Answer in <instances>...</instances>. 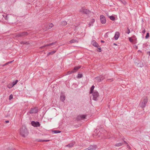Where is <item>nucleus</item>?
Returning <instances> with one entry per match:
<instances>
[{
	"mask_svg": "<svg viewBox=\"0 0 150 150\" xmlns=\"http://www.w3.org/2000/svg\"><path fill=\"white\" fill-rule=\"evenodd\" d=\"M20 132L21 135L24 137L27 136L28 134V132L25 126H23L21 128Z\"/></svg>",
	"mask_w": 150,
	"mask_h": 150,
	"instance_id": "f257e3e1",
	"label": "nucleus"
},
{
	"mask_svg": "<svg viewBox=\"0 0 150 150\" xmlns=\"http://www.w3.org/2000/svg\"><path fill=\"white\" fill-rule=\"evenodd\" d=\"M148 101V98L146 97H145L143 99V101L142 102H141L139 104L140 106L142 108H145L146 104L147 103Z\"/></svg>",
	"mask_w": 150,
	"mask_h": 150,
	"instance_id": "f03ea898",
	"label": "nucleus"
},
{
	"mask_svg": "<svg viewBox=\"0 0 150 150\" xmlns=\"http://www.w3.org/2000/svg\"><path fill=\"white\" fill-rule=\"evenodd\" d=\"M92 99L96 101L98 99V98L99 96V94L97 91H94L92 93Z\"/></svg>",
	"mask_w": 150,
	"mask_h": 150,
	"instance_id": "7ed1b4c3",
	"label": "nucleus"
},
{
	"mask_svg": "<svg viewBox=\"0 0 150 150\" xmlns=\"http://www.w3.org/2000/svg\"><path fill=\"white\" fill-rule=\"evenodd\" d=\"M135 63L139 67H142L144 66L143 63L138 59H136L135 60Z\"/></svg>",
	"mask_w": 150,
	"mask_h": 150,
	"instance_id": "20e7f679",
	"label": "nucleus"
},
{
	"mask_svg": "<svg viewBox=\"0 0 150 150\" xmlns=\"http://www.w3.org/2000/svg\"><path fill=\"white\" fill-rule=\"evenodd\" d=\"M79 11L87 15H88L90 13L89 10L85 9L84 7L81 8L80 10Z\"/></svg>",
	"mask_w": 150,
	"mask_h": 150,
	"instance_id": "39448f33",
	"label": "nucleus"
},
{
	"mask_svg": "<svg viewBox=\"0 0 150 150\" xmlns=\"http://www.w3.org/2000/svg\"><path fill=\"white\" fill-rule=\"evenodd\" d=\"M97 148V146L96 145H90L88 148L83 150H95Z\"/></svg>",
	"mask_w": 150,
	"mask_h": 150,
	"instance_id": "423d86ee",
	"label": "nucleus"
},
{
	"mask_svg": "<svg viewBox=\"0 0 150 150\" xmlns=\"http://www.w3.org/2000/svg\"><path fill=\"white\" fill-rule=\"evenodd\" d=\"M100 19L101 22L103 24L105 23L106 22V20L105 17L104 16L101 15L100 16Z\"/></svg>",
	"mask_w": 150,
	"mask_h": 150,
	"instance_id": "0eeeda50",
	"label": "nucleus"
},
{
	"mask_svg": "<svg viewBox=\"0 0 150 150\" xmlns=\"http://www.w3.org/2000/svg\"><path fill=\"white\" fill-rule=\"evenodd\" d=\"M28 35V33L27 32H23L21 33H18L17 36L18 37H22Z\"/></svg>",
	"mask_w": 150,
	"mask_h": 150,
	"instance_id": "6e6552de",
	"label": "nucleus"
},
{
	"mask_svg": "<svg viewBox=\"0 0 150 150\" xmlns=\"http://www.w3.org/2000/svg\"><path fill=\"white\" fill-rule=\"evenodd\" d=\"M38 112V109L37 108H31L30 110V113H36Z\"/></svg>",
	"mask_w": 150,
	"mask_h": 150,
	"instance_id": "1a4fd4ad",
	"label": "nucleus"
},
{
	"mask_svg": "<svg viewBox=\"0 0 150 150\" xmlns=\"http://www.w3.org/2000/svg\"><path fill=\"white\" fill-rule=\"evenodd\" d=\"M31 125L34 127H37L40 126V124L38 122H35L33 121L31 122Z\"/></svg>",
	"mask_w": 150,
	"mask_h": 150,
	"instance_id": "9d476101",
	"label": "nucleus"
},
{
	"mask_svg": "<svg viewBox=\"0 0 150 150\" xmlns=\"http://www.w3.org/2000/svg\"><path fill=\"white\" fill-rule=\"evenodd\" d=\"M86 116L85 115L78 116L77 117V119L79 120H83L86 118Z\"/></svg>",
	"mask_w": 150,
	"mask_h": 150,
	"instance_id": "9b49d317",
	"label": "nucleus"
},
{
	"mask_svg": "<svg viewBox=\"0 0 150 150\" xmlns=\"http://www.w3.org/2000/svg\"><path fill=\"white\" fill-rule=\"evenodd\" d=\"M80 68V67H74L73 70L71 71L69 74L73 73L76 72Z\"/></svg>",
	"mask_w": 150,
	"mask_h": 150,
	"instance_id": "f8f14e48",
	"label": "nucleus"
},
{
	"mask_svg": "<svg viewBox=\"0 0 150 150\" xmlns=\"http://www.w3.org/2000/svg\"><path fill=\"white\" fill-rule=\"evenodd\" d=\"M97 82H100L104 79V78H102V77H97L95 78Z\"/></svg>",
	"mask_w": 150,
	"mask_h": 150,
	"instance_id": "ddd939ff",
	"label": "nucleus"
},
{
	"mask_svg": "<svg viewBox=\"0 0 150 150\" xmlns=\"http://www.w3.org/2000/svg\"><path fill=\"white\" fill-rule=\"evenodd\" d=\"M120 33L119 32H116L115 33L114 38L115 40H117L120 36Z\"/></svg>",
	"mask_w": 150,
	"mask_h": 150,
	"instance_id": "4468645a",
	"label": "nucleus"
},
{
	"mask_svg": "<svg viewBox=\"0 0 150 150\" xmlns=\"http://www.w3.org/2000/svg\"><path fill=\"white\" fill-rule=\"evenodd\" d=\"M55 43H54V42H52V43H51L47 44L44 45L43 46H41L40 48H43V47H47V46H50V45H53Z\"/></svg>",
	"mask_w": 150,
	"mask_h": 150,
	"instance_id": "2eb2a0df",
	"label": "nucleus"
},
{
	"mask_svg": "<svg viewBox=\"0 0 150 150\" xmlns=\"http://www.w3.org/2000/svg\"><path fill=\"white\" fill-rule=\"evenodd\" d=\"M60 99L61 101L63 102L65 99V96L63 94L61 95L60 96Z\"/></svg>",
	"mask_w": 150,
	"mask_h": 150,
	"instance_id": "dca6fc26",
	"label": "nucleus"
},
{
	"mask_svg": "<svg viewBox=\"0 0 150 150\" xmlns=\"http://www.w3.org/2000/svg\"><path fill=\"white\" fill-rule=\"evenodd\" d=\"M75 144L74 142H72L69 144L67 145L66 146H67L69 147H71L73 146Z\"/></svg>",
	"mask_w": 150,
	"mask_h": 150,
	"instance_id": "f3484780",
	"label": "nucleus"
},
{
	"mask_svg": "<svg viewBox=\"0 0 150 150\" xmlns=\"http://www.w3.org/2000/svg\"><path fill=\"white\" fill-rule=\"evenodd\" d=\"M13 86L12 83H9V84H8L7 85V87L9 89L12 88Z\"/></svg>",
	"mask_w": 150,
	"mask_h": 150,
	"instance_id": "a211bd4d",
	"label": "nucleus"
},
{
	"mask_svg": "<svg viewBox=\"0 0 150 150\" xmlns=\"http://www.w3.org/2000/svg\"><path fill=\"white\" fill-rule=\"evenodd\" d=\"M56 52V50H54V51H52L51 52H49L48 54H47V55H52L54 53H55Z\"/></svg>",
	"mask_w": 150,
	"mask_h": 150,
	"instance_id": "6ab92c4d",
	"label": "nucleus"
},
{
	"mask_svg": "<svg viewBox=\"0 0 150 150\" xmlns=\"http://www.w3.org/2000/svg\"><path fill=\"white\" fill-rule=\"evenodd\" d=\"M123 144V143H120L115 144V146H122Z\"/></svg>",
	"mask_w": 150,
	"mask_h": 150,
	"instance_id": "aec40b11",
	"label": "nucleus"
},
{
	"mask_svg": "<svg viewBox=\"0 0 150 150\" xmlns=\"http://www.w3.org/2000/svg\"><path fill=\"white\" fill-rule=\"evenodd\" d=\"M94 87H95L93 85L92 86V87H91L90 91V93H93V91Z\"/></svg>",
	"mask_w": 150,
	"mask_h": 150,
	"instance_id": "412c9836",
	"label": "nucleus"
},
{
	"mask_svg": "<svg viewBox=\"0 0 150 150\" xmlns=\"http://www.w3.org/2000/svg\"><path fill=\"white\" fill-rule=\"evenodd\" d=\"M93 45L94 46L96 47H98V43L95 41L93 42Z\"/></svg>",
	"mask_w": 150,
	"mask_h": 150,
	"instance_id": "4be33fe9",
	"label": "nucleus"
},
{
	"mask_svg": "<svg viewBox=\"0 0 150 150\" xmlns=\"http://www.w3.org/2000/svg\"><path fill=\"white\" fill-rule=\"evenodd\" d=\"M18 81L17 80H16L15 81H13L12 83L13 86H14L18 82Z\"/></svg>",
	"mask_w": 150,
	"mask_h": 150,
	"instance_id": "5701e85b",
	"label": "nucleus"
},
{
	"mask_svg": "<svg viewBox=\"0 0 150 150\" xmlns=\"http://www.w3.org/2000/svg\"><path fill=\"white\" fill-rule=\"evenodd\" d=\"M69 42L70 43H72L77 42V41L76 40L72 39V40H71Z\"/></svg>",
	"mask_w": 150,
	"mask_h": 150,
	"instance_id": "b1692460",
	"label": "nucleus"
},
{
	"mask_svg": "<svg viewBox=\"0 0 150 150\" xmlns=\"http://www.w3.org/2000/svg\"><path fill=\"white\" fill-rule=\"evenodd\" d=\"M109 18L112 21H114L115 20V18L113 16H110Z\"/></svg>",
	"mask_w": 150,
	"mask_h": 150,
	"instance_id": "393cba45",
	"label": "nucleus"
},
{
	"mask_svg": "<svg viewBox=\"0 0 150 150\" xmlns=\"http://www.w3.org/2000/svg\"><path fill=\"white\" fill-rule=\"evenodd\" d=\"M83 76V75L82 74H78L77 77L78 78H81Z\"/></svg>",
	"mask_w": 150,
	"mask_h": 150,
	"instance_id": "a878e982",
	"label": "nucleus"
},
{
	"mask_svg": "<svg viewBox=\"0 0 150 150\" xmlns=\"http://www.w3.org/2000/svg\"><path fill=\"white\" fill-rule=\"evenodd\" d=\"M67 24V23L66 21H63L62 22V25H66Z\"/></svg>",
	"mask_w": 150,
	"mask_h": 150,
	"instance_id": "bb28decb",
	"label": "nucleus"
},
{
	"mask_svg": "<svg viewBox=\"0 0 150 150\" xmlns=\"http://www.w3.org/2000/svg\"><path fill=\"white\" fill-rule=\"evenodd\" d=\"M53 26V25L52 23H51L49 24V27L48 29L51 28Z\"/></svg>",
	"mask_w": 150,
	"mask_h": 150,
	"instance_id": "cd10ccee",
	"label": "nucleus"
},
{
	"mask_svg": "<svg viewBox=\"0 0 150 150\" xmlns=\"http://www.w3.org/2000/svg\"><path fill=\"white\" fill-rule=\"evenodd\" d=\"M54 133L57 134L61 132L59 130H54L53 131Z\"/></svg>",
	"mask_w": 150,
	"mask_h": 150,
	"instance_id": "c85d7f7f",
	"label": "nucleus"
},
{
	"mask_svg": "<svg viewBox=\"0 0 150 150\" xmlns=\"http://www.w3.org/2000/svg\"><path fill=\"white\" fill-rule=\"evenodd\" d=\"M13 95L12 94H11L9 96V100H11L13 98Z\"/></svg>",
	"mask_w": 150,
	"mask_h": 150,
	"instance_id": "c756f323",
	"label": "nucleus"
},
{
	"mask_svg": "<svg viewBox=\"0 0 150 150\" xmlns=\"http://www.w3.org/2000/svg\"><path fill=\"white\" fill-rule=\"evenodd\" d=\"M21 43L23 44H28V42H27L22 41L21 42Z\"/></svg>",
	"mask_w": 150,
	"mask_h": 150,
	"instance_id": "7c9ffc66",
	"label": "nucleus"
},
{
	"mask_svg": "<svg viewBox=\"0 0 150 150\" xmlns=\"http://www.w3.org/2000/svg\"><path fill=\"white\" fill-rule=\"evenodd\" d=\"M127 31H126V33L128 34H129L130 33V31L128 28H127Z\"/></svg>",
	"mask_w": 150,
	"mask_h": 150,
	"instance_id": "2f4dec72",
	"label": "nucleus"
},
{
	"mask_svg": "<svg viewBox=\"0 0 150 150\" xmlns=\"http://www.w3.org/2000/svg\"><path fill=\"white\" fill-rule=\"evenodd\" d=\"M7 150H16L15 149L13 148H8Z\"/></svg>",
	"mask_w": 150,
	"mask_h": 150,
	"instance_id": "473e14b6",
	"label": "nucleus"
},
{
	"mask_svg": "<svg viewBox=\"0 0 150 150\" xmlns=\"http://www.w3.org/2000/svg\"><path fill=\"white\" fill-rule=\"evenodd\" d=\"M149 37V34L148 33H147L146 36L145 38L146 39H147Z\"/></svg>",
	"mask_w": 150,
	"mask_h": 150,
	"instance_id": "72a5a7b5",
	"label": "nucleus"
},
{
	"mask_svg": "<svg viewBox=\"0 0 150 150\" xmlns=\"http://www.w3.org/2000/svg\"><path fill=\"white\" fill-rule=\"evenodd\" d=\"M95 21V20L94 19H92L91 21V23L93 24Z\"/></svg>",
	"mask_w": 150,
	"mask_h": 150,
	"instance_id": "f704fd0d",
	"label": "nucleus"
},
{
	"mask_svg": "<svg viewBox=\"0 0 150 150\" xmlns=\"http://www.w3.org/2000/svg\"><path fill=\"white\" fill-rule=\"evenodd\" d=\"M142 30H142V33L143 34H144L145 33V32H146L145 30V28H142Z\"/></svg>",
	"mask_w": 150,
	"mask_h": 150,
	"instance_id": "c9c22d12",
	"label": "nucleus"
},
{
	"mask_svg": "<svg viewBox=\"0 0 150 150\" xmlns=\"http://www.w3.org/2000/svg\"><path fill=\"white\" fill-rule=\"evenodd\" d=\"M37 141L38 142H43V139H37Z\"/></svg>",
	"mask_w": 150,
	"mask_h": 150,
	"instance_id": "e433bc0d",
	"label": "nucleus"
},
{
	"mask_svg": "<svg viewBox=\"0 0 150 150\" xmlns=\"http://www.w3.org/2000/svg\"><path fill=\"white\" fill-rule=\"evenodd\" d=\"M93 25V24L91 23V22L88 24V26L90 27L91 26H92Z\"/></svg>",
	"mask_w": 150,
	"mask_h": 150,
	"instance_id": "4c0bfd02",
	"label": "nucleus"
},
{
	"mask_svg": "<svg viewBox=\"0 0 150 150\" xmlns=\"http://www.w3.org/2000/svg\"><path fill=\"white\" fill-rule=\"evenodd\" d=\"M119 1H121L122 3L125 4L126 3L125 1L124 0H119Z\"/></svg>",
	"mask_w": 150,
	"mask_h": 150,
	"instance_id": "58836bf2",
	"label": "nucleus"
},
{
	"mask_svg": "<svg viewBox=\"0 0 150 150\" xmlns=\"http://www.w3.org/2000/svg\"><path fill=\"white\" fill-rule=\"evenodd\" d=\"M13 61H9L7 63H6V65H7L8 64H9V63H12V62H13Z\"/></svg>",
	"mask_w": 150,
	"mask_h": 150,
	"instance_id": "ea45409f",
	"label": "nucleus"
},
{
	"mask_svg": "<svg viewBox=\"0 0 150 150\" xmlns=\"http://www.w3.org/2000/svg\"><path fill=\"white\" fill-rule=\"evenodd\" d=\"M129 40L130 42H132L133 41V40L132 38H129Z\"/></svg>",
	"mask_w": 150,
	"mask_h": 150,
	"instance_id": "a19ab883",
	"label": "nucleus"
},
{
	"mask_svg": "<svg viewBox=\"0 0 150 150\" xmlns=\"http://www.w3.org/2000/svg\"><path fill=\"white\" fill-rule=\"evenodd\" d=\"M50 141L48 139H43V142H48Z\"/></svg>",
	"mask_w": 150,
	"mask_h": 150,
	"instance_id": "79ce46f5",
	"label": "nucleus"
},
{
	"mask_svg": "<svg viewBox=\"0 0 150 150\" xmlns=\"http://www.w3.org/2000/svg\"><path fill=\"white\" fill-rule=\"evenodd\" d=\"M5 122L6 123H8L9 122V121L8 120H6L5 121Z\"/></svg>",
	"mask_w": 150,
	"mask_h": 150,
	"instance_id": "37998d69",
	"label": "nucleus"
},
{
	"mask_svg": "<svg viewBox=\"0 0 150 150\" xmlns=\"http://www.w3.org/2000/svg\"><path fill=\"white\" fill-rule=\"evenodd\" d=\"M100 76L102 77V78H104V79L105 78V77L104 76Z\"/></svg>",
	"mask_w": 150,
	"mask_h": 150,
	"instance_id": "c03bdc74",
	"label": "nucleus"
},
{
	"mask_svg": "<svg viewBox=\"0 0 150 150\" xmlns=\"http://www.w3.org/2000/svg\"><path fill=\"white\" fill-rule=\"evenodd\" d=\"M6 65V64H3L2 65V66H3V67H4V66H5Z\"/></svg>",
	"mask_w": 150,
	"mask_h": 150,
	"instance_id": "a18cd8bd",
	"label": "nucleus"
},
{
	"mask_svg": "<svg viewBox=\"0 0 150 150\" xmlns=\"http://www.w3.org/2000/svg\"><path fill=\"white\" fill-rule=\"evenodd\" d=\"M8 17V16H7H7H6V20H7V19H8V17Z\"/></svg>",
	"mask_w": 150,
	"mask_h": 150,
	"instance_id": "49530a36",
	"label": "nucleus"
},
{
	"mask_svg": "<svg viewBox=\"0 0 150 150\" xmlns=\"http://www.w3.org/2000/svg\"><path fill=\"white\" fill-rule=\"evenodd\" d=\"M123 141L124 142V143L126 144H127V143L126 142H125V140H123Z\"/></svg>",
	"mask_w": 150,
	"mask_h": 150,
	"instance_id": "de8ad7c7",
	"label": "nucleus"
},
{
	"mask_svg": "<svg viewBox=\"0 0 150 150\" xmlns=\"http://www.w3.org/2000/svg\"><path fill=\"white\" fill-rule=\"evenodd\" d=\"M101 42H104V41L103 40H101Z\"/></svg>",
	"mask_w": 150,
	"mask_h": 150,
	"instance_id": "09e8293b",
	"label": "nucleus"
},
{
	"mask_svg": "<svg viewBox=\"0 0 150 150\" xmlns=\"http://www.w3.org/2000/svg\"><path fill=\"white\" fill-rule=\"evenodd\" d=\"M98 49L99 50H101V48L100 47L98 48Z\"/></svg>",
	"mask_w": 150,
	"mask_h": 150,
	"instance_id": "8fccbe9b",
	"label": "nucleus"
},
{
	"mask_svg": "<svg viewBox=\"0 0 150 150\" xmlns=\"http://www.w3.org/2000/svg\"><path fill=\"white\" fill-rule=\"evenodd\" d=\"M148 53L149 54V55H150V52H148Z\"/></svg>",
	"mask_w": 150,
	"mask_h": 150,
	"instance_id": "3c124183",
	"label": "nucleus"
},
{
	"mask_svg": "<svg viewBox=\"0 0 150 150\" xmlns=\"http://www.w3.org/2000/svg\"><path fill=\"white\" fill-rule=\"evenodd\" d=\"M114 45H117L116 43H114Z\"/></svg>",
	"mask_w": 150,
	"mask_h": 150,
	"instance_id": "603ef678",
	"label": "nucleus"
}]
</instances>
